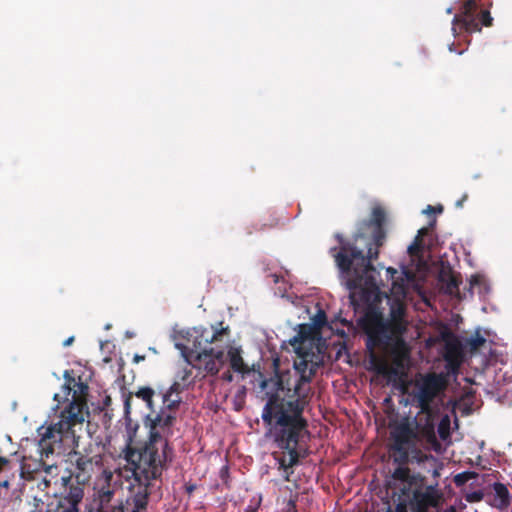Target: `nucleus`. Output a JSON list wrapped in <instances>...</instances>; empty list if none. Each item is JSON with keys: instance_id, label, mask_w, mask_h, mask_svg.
<instances>
[{"instance_id": "nucleus-28", "label": "nucleus", "mask_w": 512, "mask_h": 512, "mask_svg": "<svg viewBox=\"0 0 512 512\" xmlns=\"http://www.w3.org/2000/svg\"><path fill=\"white\" fill-rule=\"evenodd\" d=\"M437 432L439 437L446 441L450 438V419L447 415H445L439 422Z\"/></svg>"}, {"instance_id": "nucleus-6", "label": "nucleus", "mask_w": 512, "mask_h": 512, "mask_svg": "<svg viewBox=\"0 0 512 512\" xmlns=\"http://www.w3.org/2000/svg\"><path fill=\"white\" fill-rule=\"evenodd\" d=\"M406 307L400 301H395L390 307L389 318L385 319L383 313L374 307H369L359 321L365 334H372L376 342L387 339L386 333L405 334L408 322L405 319Z\"/></svg>"}, {"instance_id": "nucleus-16", "label": "nucleus", "mask_w": 512, "mask_h": 512, "mask_svg": "<svg viewBox=\"0 0 512 512\" xmlns=\"http://www.w3.org/2000/svg\"><path fill=\"white\" fill-rule=\"evenodd\" d=\"M64 377L66 379V384L63 386L65 390V394L69 395L72 391L71 384H75L77 389L73 391L72 400L67 407L64 409H70L74 404L77 405L79 409V413L82 418L85 419V416L88 414L87 407V393H88V385L83 382L75 383V379L69 375V371H65Z\"/></svg>"}, {"instance_id": "nucleus-24", "label": "nucleus", "mask_w": 512, "mask_h": 512, "mask_svg": "<svg viewBox=\"0 0 512 512\" xmlns=\"http://www.w3.org/2000/svg\"><path fill=\"white\" fill-rule=\"evenodd\" d=\"M439 281L442 283L445 293L449 295H455L459 293V285L461 284V279L458 275L452 272L442 273L439 276Z\"/></svg>"}, {"instance_id": "nucleus-34", "label": "nucleus", "mask_w": 512, "mask_h": 512, "mask_svg": "<svg viewBox=\"0 0 512 512\" xmlns=\"http://www.w3.org/2000/svg\"><path fill=\"white\" fill-rule=\"evenodd\" d=\"M393 368L397 370V374L400 369L404 368L405 362L409 359V356H393L391 357Z\"/></svg>"}, {"instance_id": "nucleus-23", "label": "nucleus", "mask_w": 512, "mask_h": 512, "mask_svg": "<svg viewBox=\"0 0 512 512\" xmlns=\"http://www.w3.org/2000/svg\"><path fill=\"white\" fill-rule=\"evenodd\" d=\"M227 355L229 358L230 367L233 371L241 374L249 373L250 369L242 358L240 348L230 347Z\"/></svg>"}, {"instance_id": "nucleus-12", "label": "nucleus", "mask_w": 512, "mask_h": 512, "mask_svg": "<svg viewBox=\"0 0 512 512\" xmlns=\"http://www.w3.org/2000/svg\"><path fill=\"white\" fill-rule=\"evenodd\" d=\"M70 459L74 462L79 473L76 478L82 481L89 480L93 473L103 468V455L97 445L89 444L83 451H73Z\"/></svg>"}, {"instance_id": "nucleus-3", "label": "nucleus", "mask_w": 512, "mask_h": 512, "mask_svg": "<svg viewBox=\"0 0 512 512\" xmlns=\"http://www.w3.org/2000/svg\"><path fill=\"white\" fill-rule=\"evenodd\" d=\"M185 384L175 380L165 391L160 392L162 407L155 416L147 415L149 422L148 439L139 445H133L129 436L122 457L125 461L136 465L139 475L146 478H156L173 460V448L170 446L169 437L172 435V427L176 422V412L180 407Z\"/></svg>"}, {"instance_id": "nucleus-9", "label": "nucleus", "mask_w": 512, "mask_h": 512, "mask_svg": "<svg viewBox=\"0 0 512 512\" xmlns=\"http://www.w3.org/2000/svg\"><path fill=\"white\" fill-rule=\"evenodd\" d=\"M423 480L413 484L409 492L405 495L400 489L398 503L395 509L388 508L386 512H408V507L412 512H428L430 508H438L443 501V493L437 488V485H426Z\"/></svg>"}, {"instance_id": "nucleus-15", "label": "nucleus", "mask_w": 512, "mask_h": 512, "mask_svg": "<svg viewBox=\"0 0 512 512\" xmlns=\"http://www.w3.org/2000/svg\"><path fill=\"white\" fill-rule=\"evenodd\" d=\"M387 339L381 342H376L372 334H366V346L369 350L373 351L375 348L387 349L390 356H409L410 350L404 339V334L386 333Z\"/></svg>"}, {"instance_id": "nucleus-44", "label": "nucleus", "mask_w": 512, "mask_h": 512, "mask_svg": "<svg viewBox=\"0 0 512 512\" xmlns=\"http://www.w3.org/2000/svg\"><path fill=\"white\" fill-rule=\"evenodd\" d=\"M434 210H435L434 207H432L430 205L427 207V212H434Z\"/></svg>"}, {"instance_id": "nucleus-39", "label": "nucleus", "mask_w": 512, "mask_h": 512, "mask_svg": "<svg viewBox=\"0 0 512 512\" xmlns=\"http://www.w3.org/2000/svg\"><path fill=\"white\" fill-rule=\"evenodd\" d=\"M73 342H74V336H71L63 342V346L64 347L70 346Z\"/></svg>"}, {"instance_id": "nucleus-46", "label": "nucleus", "mask_w": 512, "mask_h": 512, "mask_svg": "<svg viewBox=\"0 0 512 512\" xmlns=\"http://www.w3.org/2000/svg\"><path fill=\"white\" fill-rule=\"evenodd\" d=\"M226 378H227L228 380H231V378H232V377H231V375H226Z\"/></svg>"}, {"instance_id": "nucleus-11", "label": "nucleus", "mask_w": 512, "mask_h": 512, "mask_svg": "<svg viewBox=\"0 0 512 512\" xmlns=\"http://www.w3.org/2000/svg\"><path fill=\"white\" fill-rule=\"evenodd\" d=\"M299 360L294 362L295 376H297L296 383L294 386V394L303 396L308 399L310 388L305 389V385H308L313 375L316 372V365L313 363L315 353L313 349L298 347L294 349Z\"/></svg>"}, {"instance_id": "nucleus-37", "label": "nucleus", "mask_w": 512, "mask_h": 512, "mask_svg": "<svg viewBox=\"0 0 512 512\" xmlns=\"http://www.w3.org/2000/svg\"><path fill=\"white\" fill-rule=\"evenodd\" d=\"M467 198H468V195H467V194H464V195L462 196V198H461V199H459V200H457V201H456L455 206H456L457 208H462V207H463V204H464V202L467 200Z\"/></svg>"}, {"instance_id": "nucleus-26", "label": "nucleus", "mask_w": 512, "mask_h": 512, "mask_svg": "<svg viewBox=\"0 0 512 512\" xmlns=\"http://www.w3.org/2000/svg\"><path fill=\"white\" fill-rule=\"evenodd\" d=\"M155 395V390L150 387H140L136 392L135 396L141 400H143L147 407L151 410L149 415L155 416L157 413L153 404V396Z\"/></svg>"}, {"instance_id": "nucleus-41", "label": "nucleus", "mask_w": 512, "mask_h": 512, "mask_svg": "<svg viewBox=\"0 0 512 512\" xmlns=\"http://www.w3.org/2000/svg\"><path fill=\"white\" fill-rule=\"evenodd\" d=\"M0 486L8 487L9 486V482L7 480L0 481Z\"/></svg>"}, {"instance_id": "nucleus-14", "label": "nucleus", "mask_w": 512, "mask_h": 512, "mask_svg": "<svg viewBox=\"0 0 512 512\" xmlns=\"http://www.w3.org/2000/svg\"><path fill=\"white\" fill-rule=\"evenodd\" d=\"M64 486L54 512H80L84 497V482L78 478H63Z\"/></svg>"}, {"instance_id": "nucleus-30", "label": "nucleus", "mask_w": 512, "mask_h": 512, "mask_svg": "<svg viewBox=\"0 0 512 512\" xmlns=\"http://www.w3.org/2000/svg\"><path fill=\"white\" fill-rule=\"evenodd\" d=\"M313 327L315 329H322L327 324V316L323 310H319L312 318Z\"/></svg>"}, {"instance_id": "nucleus-36", "label": "nucleus", "mask_w": 512, "mask_h": 512, "mask_svg": "<svg viewBox=\"0 0 512 512\" xmlns=\"http://www.w3.org/2000/svg\"><path fill=\"white\" fill-rule=\"evenodd\" d=\"M434 225H435V220L432 223H430L429 227H422L421 229H419L416 237H419V239L423 240V237L430 233V231L433 229Z\"/></svg>"}, {"instance_id": "nucleus-1", "label": "nucleus", "mask_w": 512, "mask_h": 512, "mask_svg": "<svg viewBox=\"0 0 512 512\" xmlns=\"http://www.w3.org/2000/svg\"><path fill=\"white\" fill-rule=\"evenodd\" d=\"M385 220L386 214L383 208L374 207L370 218L357 224V230L351 241L337 236L340 245L330 250L346 288L350 292V303L354 309H357L360 302H369L379 290L377 283L379 272L374 267L373 261L378 259L380 248L386 240Z\"/></svg>"}, {"instance_id": "nucleus-25", "label": "nucleus", "mask_w": 512, "mask_h": 512, "mask_svg": "<svg viewBox=\"0 0 512 512\" xmlns=\"http://www.w3.org/2000/svg\"><path fill=\"white\" fill-rule=\"evenodd\" d=\"M494 506L497 508H506L510 504L509 491L503 483L495 482L493 484Z\"/></svg>"}, {"instance_id": "nucleus-7", "label": "nucleus", "mask_w": 512, "mask_h": 512, "mask_svg": "<svg viewBox=\"0 0 512 512\" xmlns=\"http://www.w3.org/2000/svg\"><path fill=\"white\" fill-rule=\"evenodd\" d=\"M445 385V380L442 375L429 373L425 375L421 381L416 383V389L413 393L415 406L420 409L422 414L427 416V421L422 433L435 451H439L441 449V444L438 442L434 431V423L432 422L434 411L431 404L445 389Z\"/></svg>"}, {"instance_id": "nucleus-5", "label": "nucleus", "mask_w": 512, "mask_h": 512, "mask_svg": "<svg viewBox=\"0 0 512 512\" xmlns=\"http://www.w3.org/2000/svg\"><path fill=\"white\" fill-rule=\"evenodd\" d=\"M229 333V328L203 329L200 334L195 336L193 347L183 346L182 356L189 365L202 369L210 375H216L225 363V350L219 343L223 342V337Z\"/></svg>"}, {"instance_id": "nucleus-2", "label": "nucleus", "mask_w": 512, "mask_h": 512, "mask_svg": "<svg viewBox=\"0 0 512 512\" xmlns=\"http://www.w3.org/2000/svg\"><path fill=\"white\" fill-rule=\"evenodd\" d=\"M260 387L267 399L262 410V420L270 426L276 445L286 451L278 458V464L279 469L284 471V480L290 481L292 468L304 456L302 442L309 437L308 421L303 415L309 400L302 395H296L295 399L281 396L276 374L262 380Z\"/></svg>"}, {"instance_id": "nucleus-31", "label": "nucleus", "mask_w": 512, "mask_h": 512, "mask_svg": "<svg viewBox=\"0 0 512 512\" xmlns=\"http://www.w3.org/2000/svg\"><path fill=\"white\" fill-rule=\"evenodd\" d=\"M192 368V365H189L186 362V366L177 372L176 379L183 382L184 384L189 382L192 376Z\"/></svg>"}, {"instance_id": "nucleus-10", "label": "nucleus", "mask_w": 512, "mask_h": 512, "mask_svg": "<svg viewBox=\"0 0 512 512\" xmlns=\"http://www.w3.org/2000/svg\"><path fill=\"white\" fill-rule=\"evenodd\" d=\"M480 6L479 0H466L460 13L456 14L452 21V31L454 34L466 32L472 34L480 32L482 26L490 27L493 24V18L489 10H482L477 16V10Z\"/></svg>"}, {"instance_id": "nucleus-45", "label": "nucleus", "mask_w": 512, "mask_h": 512, "mask_svg": "<svg viewBox=\"0 0 512 512\" xmlns=\"http://www.w3.org/2000/svg\"><path fill=\"white\" fill-rule=\"evenodd\" d=\"M452 11H453V8H451V7H450V8H448V9H447V11H446V12H447L448 14H450V13H452Z\"/></svg>"}, {"instance_id": "nucleus-29", "label": "nucleus", "mask_w": 512, "mask_h": 512, "mask_svg": "<svg viewBox=\"0 0 512 512\" xmlns=\"http://www.w3.org/2000/svg\"><path fill=\"white\" fill-rule=\"evenodd\" d=\"M486 342V339L477 332L474 336H471L466 340V346L471 352L477 351Z\"/></svg>"}, {"instance_id": "nucleus-20", "label": "nucleus", "mask_w": 512, "mask_h": 512, "mask_svg": "<svg viewBox=\"0 0 512 512\" xmlns=\"http://www.w3.org/2000/svg\"><path fill=\"white\" fill-rule=\"evenodd\" d=\"M275 374L279 381L281 392L284 393L283 397H285L286 399H295L296 396L293 397V394L297 376H295V374H293L289 370H276Z\"/></svg>"}, {"instance_id": "nucleus-27", "label": "nucleus", "mask_w": 512, "mask_h": 512, "mask_svg": "<svg viewBox=\"0 0 512 512\" xmlns=\"http://www.w3.org/2000/svg\"><path fill=\"white\" fill-rule=\"evenodd\" d=\"M444 358L450 365L458 366L461 358V349L459 345L456 343H447Z\"/></svg>"}, {"instance_id": "nucleus-22", "label": "nucleus", "mask_w": 512, "mask_h": 512, "mask_svg": "<svg viewBox=\"0 0 512 512\" xmlns=\"http://www.w3.org/2000/svg\"><path fill=\"white\" fill-rule=\"evenodd\" d=\"M369 363L371 365V369L380 375L397 376V370L391 367L386 360L377 356L374 352H371L370 354Z\"/></svg>"}, {"instance_id": "nucleus-47", "label": "nucleus", "mask_w": 512, "mask_h": 512, "mask_svg": "<svg viewBox=\"0 0 512 512\" xmlns=\"http://www.w3.org/2000/svg\"><path fill=\"white\" fill-rule=\"evenodd\" d=\"M226 378H227L228 380H231V378H232V377H231V375H226Z\"/></svg>"}, {"instance_id": "nucleus-42", "label": "nucleus", "mask_w": 512, "mask_h": 512, "mask_svg": "<svg viewBox=\"0 0 512 512\" xmlns=\"http://www.w3.org/2000/svg\"><path fill=\"white\" fill-rule=\"evenodd\" d=\"M130 398H131V396H128V397L126 398V400H125V407H126V409H128V408H129V401H130Z\"/></svg>"}, {"instance_id": "nucleus-33", "label": "nucleus", "mask_w": 512, "mask_h": 512, "mask_svg": "<svg viewBox=\"0 0 512 512\" xmlns=\"http://www.w3.org/2000/svg\"><path fill=\"white\" fill-rule=\"evenodd\" d=\"M423 249V240L415 237L413 243L408 247L410 255H418Z\"/></svg>"}, {"instance_id": "nucleus-17", "label": "nucleus", "mask_w": 512, "mask_h": 512, "mask_svg": "<svg viewBox=\"0 0 512 512\" xmlns=\"http://www.w3.org/2000/svg\"><path fill=\"white\" fill-rule=\"evenodd\" d=\"M53 469H56L54 465H47L41 457L40 460L32 457H23L20 466L21 478L27 481L37 480L39 476L44 473H51Z\"/></svg>"}, {"instance_id": "nucleus-35", "label": "nucleus", "mask_w": 512, "mask_h": 512, "mask_svg": "<svg viewBox=\"0 0 512 512\" xmlns=\"http://www.w3.org/2000/svg\"><path fill=\"white\" fill-rule=\"evenodd\" d=\"M48 474L49 473H44L42 476H39V479L36 480L38 482L37 487L39 489L45 490L50 486L51 481L47 478Z\"/></svg>"}, {"instance_id": "nucleus-43", "label": "nucleus", "mask_w": 512, "mask_h": 512, "mask_svg": "<svg viewBox=\"0 0 512 512\" xmlns=\"http://www.w3.org/2000/svg\"><path fill=\"white\" fill-rule=\"evenodd\" d=\"M34 500H35V502H36V503H35V506H36V507H38V506H39V503H41V504H42L41 499L34 498Z\"/></svg>"}, {"instance_id": "nucleus-8", "label": "nucleus", "mask_w": 512, "mask_h": 512, "mask_svg": "<svg viewBox=\"0 0 512 512\" xmlns=\"http://www.w3.org/2000/svg\"><path fill=\"white\" fill-rule=\"evenodd\" d=\"M77 413H79V409L74 404L70 409L61 411L58 422L37 429L38 452L42 458L49 457L56 448H61L63 439L74 434L73 428L78 424H83L84 418Z\"/></svg>"}, {"instance_id": "nucleus-18", "label": "nucleus", "mask_w": 512, "mask_h": 512, "mask_svg": "<svg viewBox=\"0 0 512 512\" xmlns=\"http://www.w3.org/2000/svg\"><path fill=\"white\" fill-rule=\"evenodd\" d=\"M103 472L105 474L106 484L103 485L97 492V508L94 512H100L108 508L109 506L114 505L118 501L115 500L117 489L110 483L112 479V473L106 470H104Z\"/></svg>"}, {"instance_id": "nucleus-32", "label": "nucleus", "mask_w": 512, "mask_h": 512, "mask_svg": "<svg viewBox=\"0 0 512 512\" xmlns=\"http://www.w3.org/2000/svg\"><path fill=\"white\" fill-rule=\"evenodd\" d=\"M474 475H475V473L470 472V471H465V472L459 473L454 476V483L457 486H462L465 483H467L470 479H472L474 477Z\"/></svg>"}, {"instance_id": "nucleus-40", "label": "nucleus", "mask_w": 512, "mask_h": 512, "mask_svg": "<svg viewBox=\"0 0 512 512\" xmlns=\"http://www.w3.org/2000/svg\"><path fill=\"white\" fill-rule=\"evenodd\" d=\"M145 360V356L144 355H135L134 356V362L135 363H139L140 361H144Z\"/></svg>"}, {"instance_id": "nucleus-4", "label": "nucleus", "mask_w": 512, "mask_h": 512, "mask_svg": "<svg viewBox=\"0 0 512 512\" xmlns=\"http://www.w3.org/2000/svg\"><path fill=\"white\" fill-rule=\"evenodd\" d=\"M391 443L389 451L394 464L398 467L394 469L391 474L393 480L403 483L401 487L402 493L407 494L413 484L417 481L423 480L420 474H411V470L407 467L408 463H417L429 465L428 472H431L433 477L440 475L442 465L438 459L431 454L424 453L416 445V432L408 422H401L397 424L390 432Z\"/></svg>"}, {"instance_id": "nucleus-38", "label": "nucleus", "mask_w": 512, "mask_h": 512, "mask_svg": "<svg viewBox=\"0 0 512 512\" xmlns=\"http://www.w3.org/2000/svg\"><path fill=\"white\" fill-rule=\"evenodd\" d=\"M9 464V460L0 456V472Z\"/></svg>"}, {"instance_id": "nucleus-21", "label": "nucleus", "mask_w": 512, "mask_h": 512, "mask_svg": "<svg viewBox=\"0 0 512 512\" xmlns=\"http://www.w3.org/2000/svg\"><path fill=\"white\" fill-rule=\"evenodd\" d=\"M386 272L390 279L392 280V291L396 294H405L406 292V286H405V279L411 280L413 279L412 273H410L407 270L403 271L404 276H399V273L397 269L393 267H388L386 269Z\"/></svg>"}, {"instance_id": "nucleus-19", "label": "nucleus", "mask_w": 512, "mask_h": 512, "mask_svg": "<svg viewBox=\"0 0 512 512\" xmlns=\"http://www.w3.org/2000/svg\"><path fill=\"white\" fill-rule=\"evenodd\" d=\"M315 333L313 325L301 324L298 333L289 340V343L294 349L304 347L314 350Z\"/></svg>"}, {"instance_id": "nucleus-13", "label": "nucleus", "mask_w": 512, "mask_h": 512, "mask_svg": "<svg viewBox=\"0 0 512 512\" xmlns=\"http://www.w3.org/2000/svg\"><path fill=\"white\" fill-rule=\"evenodd\" d=\"M128 470L132 472V476L135 482L138 483L137 490L132 493L130 497L126 499V510L127 512H148V500H149V487L152 480L160 479L162 473L156 478H146L144 475H139L136 471V465L127 462Z\"/></svg>"}]
</instances>
